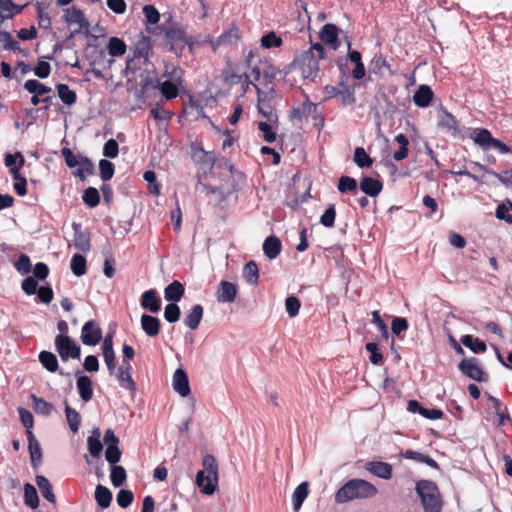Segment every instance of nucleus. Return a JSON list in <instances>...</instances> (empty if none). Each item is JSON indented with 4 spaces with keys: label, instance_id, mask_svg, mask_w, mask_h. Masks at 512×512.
<instances>
[{
    "label": "nucleus",
    "instance_id": "10",
    "mask_svg": "<svg viewBox=\"0 0 512 512\" xmlns=\"http://www.w3.org/2000/svg\"><path fill=\"white\" fill-rule=\"evenodd\" d=\"M438 127L453 136H458L461 133L459 121L443 106L440 107L438 112Z\"/></svg>",
    "mask_w": 512,
    "mask_h": 512
},
{
    "label": "nucleus",
    "instance_id": "25",
    "mask_svg": "<svg viewBox=\"0 0 512 512\" xmlns=\"http://www.w3.org/2000/svg\"><path fill=\"white\" fill-rule=\"evenodd\" d=\"M281 249V241L274 235L268 236L263 243V252L268 259L272 260L277 258Z\"/></svg>",
    "mask_w": 512,
    "mask_h": 512
},
{
    "label": "nucleus",
    "instance_id": "53",
    "mask_svg": "<svg viewBox=\"0 0 512 512\" xmlns=\"http://www.w3.org/2000/svg\"><path fill=\"white\" fill-rule=\"evenodd\" d=\"M99 170H100V177L105 182L110 180L115 172V166L114 164L106 159H101L99 161Z\"/></svg>",
    "mask_w": 512,
    "mask_h": 512
},
{
    "label": "nucleus",
    "instance_id": "13",
    "mask_svg": "<svg viewBox=\"0 0 512 512\" xmlns=\"http://www.w3.org/2000/svg\"><path fill=\"white\" fill-rule=\"evenodd\" d=\"M72 229L74 231V246L81 252H88L91 249L90 232L88 229H82L80 223L73 222Z\"/></svg>",
    "mask_w": 512,
    "mask_h": 512
},
{
    "label": "nucleus",
    "instance_id": "28",
    "mask_svg": "<svg viewBox=\"0 0 512 512\" xmlns=\"http://www.w3.org/2000/svg\"><path fill=\"white\" fill-rule=\"evenodd\" d=\"M256 87V90H257V95H258V105H257V108H258V112L263 115L269 122H277L278 120V115H277V112L276 110L269 104V103H266L262 98H261V91L260 89Z\"/></svg>",
    "mask_w": 512,
    "mask_h": 512
},
{
    "label": "nucleus",
    "instance_id": "63",
    "mask_svg": "<svg viewBox=\"0 0 512 512\" xmlns=\"http://www.w3.org/2000/svg\"><path fill=\"white\" fill-rule=\"evenodd\" d=\"M511 208L507 203H501L497 206L495 216L499 220H504L508 224H512V214L510 213Z\"/></svg>",
    "mask_w": 512,
    "mask_h": 512
},
{
    "label": "nucleus",
    "instance_id": "52",
    "mask_svg": "<svg viewBox=\"0 0 512 512\" xmlns=\"http://www.w3.org/2000/svg\"><path fill=\"white\" fill-rule=\"evenodd\" d=\"M283 40L277 36L275 32L271 31L261 37V45L264 48H278L282 45Z\"/></svg>",
    "mask_w": 512,
    "mask_h": 512
},
{
    "label": "nucleus",
    "instance_id": "35",
    "mask_svg": "<svg viewBox=\"0 0 512 512\" xmlns=\"http://www.w3.org/2000/svg\"><path fill=\"white\" fill-rule=\"evenodd\" d=\"M95 500L99 507L106 509L111 504L112 493L107 487L99 484L95 489Z\"/></svg>",
    "mask_w": 512,
    "mask_h": 512
},
{
    "label": "nucleus",
    "instance_id": "9",
    "mask_svg": "<svg viewBox=\"0 0 512 512\" xmlns=\"http://www.w3.org/2000/svg\"><path fill=\"white\" fill-rule=\"evenodd\" d=\"M65 21L68 25L77 24L79 29H84V34L88 38H96L95 35L89 31V21L85 17L83 11L76 7L65 9Z\"/></svg>",
    "mask_w": 512,
    "mask_h": 512
},
{
    "label": "nucleus",
    "instance_id": "31",
    "mask_svg": "<svg viewBox=\"0 0 512 512\" xmlns=\"http://www.w3.org/2000/svg\"><path fill=\"white\" fill-rule=\"evenodd\" d=\"M309 493V484L308 482H302L300 483L292 496V502H293V510L294 512H298L304 502V500L307 498Z\"/></svg>",
    "mask_w": 512,
    "mask_h": 512
},
{
    "label": "nucleus",
    "instance_id": "29",
    "mask_svg": "<svg viewBox=\"0 0 512 512\" xmlns=\"http://www.w3.org/2000/svg\"><path fill=\"white\" fill-rule=\"evenodd\" d=\"M184 286L179 281H173L164 290V297L167 301L176 303L184 295Z\"/></svg>",
    "mask_w": 512,
    "mask_h": 512
},
{
    "label": "nucleus",
    "instance_id": "27",
    "mask_svg": "<svg viewBox=\"0 0 512 512\" xmlns=\"http://www.w3.org/2000/svg\"><path fill=\"white\" fill-rule=\"evenodd\" d=\"M460 341L462 345L470 349L475 354H481L487 350L486 343L479 338H475L473 335H463Z\"/></svg>",
    "mask_w": 512,
    "mask_h": 512
},
{
    "label": "nucleus",
    "instance_id": "20",
    "mask_svg": "<svg viewBox=\"0 0 512 512\" xmlns=\"http://www.w3.org/2000/svg\"><path fill=\"white\" fill-rule=\"evenodd\" d=\"M383 189V184L380 180L370 176H365L360 180V190L367 196L376 197Z\"/></svg>",
    "mask_w": 512,
    "mask_h": 512
},
{
    "label": "nucleus",
    "instance_id": "47",
    "mask_svg": "<svg viewBox=\"0 0 512 512\" xmlns=\"http://www.w3.org/2000/svg\"><path fill=\"white\" fill-rule=\"evenodd\" d=\"M71 270L74 275L82 276L86 273V259L81 254L73 255L70 263Z\"/></svg>",
    "mask_w": 512,
    "mask_h": 512
},
{
    "label": "nucleus",
    "instance_id": "36",
    "mask_svg": "<svg viewBox=\"0 0 512 512\" xmlns=\"http://www.w3.org/2000/svg\"><path fill=\"white\" fill-rule=\"evenodd\" d=\"M493 139L494 137L492 136L491 132L485 128H478L474 131L473 140L483 149L491 148Z\"/></svg>",
    "mask_w": 512,
    "mask_h": 512
},
{
    "label": "nucleus",
    "instance_id": "24",
    "mask_svg": "<svg viewBox=\"0 0 512 512\" xmlns=\"http://www.w3.org/2000/svg\"><path fill=\"white\" fill-rule=\"evenodd\" d=\"M160 320L152 315L143 314L141 316V328L149 337H155L160 332Z\"/></svg>",
    "mask_w": 512,
    "mask_h": 512
},
{
    "label": "nucleus",
    "instance_id": "14",
    "mask_svg": "<svg viewBox=\"0 0 512 512\" xmlns=\"http://www.w3.org/2000/svg\"><path fill=\"white\" fill-rule=\"evenodd\" d=\"M237 292L236 284L223 280L217 287L216 299L219 303H232L235 301Z\"/></svg>",
    "mask_w": 512,
    "mask_h": 512
},
{
    "label": "nucleus",
    "instance_id": "46",
    "mask_svg": "<svg viewBox=\"0 0 512 512\" xmlns=\"http://www.w3.org/2000/svg\"><path fill=\"white\" fill-rule=\"evenodd\" d=\"M82 200L90 208L98 206L100 203L99 191L94 187H88L84 190Z\"/></svg>",
    "mask_w": 512,
    "mask_h": 512
},
{
    "label": "nucleus",
    "instance_id": "2",
    "mask_svg": "<svg viewBox=\"0 0 512 512\" xmlns=\"http://www.w3.org/2000/svg\"><path fill=\"white\" fill-rule=\"evenodd\" d=\"M415 490L420 498L424 512H442V496L435 482L420 480L416 483Z\"/></svg>",
    "mask_w": 512,
    "mask_h": 512
},
{
    "label": "nucleus",
    "instance_id": "59",
    "mask_svg": "<svg viewBox=\"0 0 512 512\" xmlns=\"http://www.w3.org/2000/svg\"><path fill=\"white\" fill-rule=\"evenodd\" d=\"M143 14L147 25H155L160 20V13L153 5H145Z\"/></svg>",
    "mask_w": 512,
    "mask_h": 512
},
{
    "label": "nucleus",
    "instance_id": "23",
    "mask_svg": "<svg viewBox=\"0 0 512 512\" xmlns=\"http://www.w3.org/2000/svg\"><path fill=\"white\" fill-rule=\"evenodd\" d=\"M141 306L151 313H157L161 309V299L157 296L155 290H147L141 296Z\"/></svg>",
    "mask_w": 512,
    "mask_h": 512
},
{
    "label": "nucleus",
    "instance_id": "60",
    "mask_svg": "<svg viewBox=\"0 0 512 512\" xmlns=\"http://www.w3.org/2000/svg\"><path fill=\"white\" fill-rule=\"evenodd\" d=\"M285 307L289 317L294 318L299 314L301 307L300 300L295 296H289L285 300Z\"/></svg>",
    "mask_w": 512,
    "mask_h": 512
},
{
    "label": "nucleus",
    "instance_id": "32",
    "mask_svg": "<svg viewBox=\"0 0 512 512\" xmlns=\"http://www.w3.org/2000/svg\"><path fill=\"white\" fill-rule=\"evenodd\" d=\"M35 482L42 494V496L50 503L55 504L56 497L52 490V485L49 480L43 475H37Z\"/></svg>",
    "mask_w": 512,
    "mask_h": 512
},
{
    "label": "nucleus",
    "instance_id": "15",
    "mask_svg": "<svg viewBox=\"0 0 512 512\" xmlns=\"http://www.w3.org/2000/svg\"><path fill=\"white\" fill-rule=\"evenodd\" d=\"M339 32L340 29L335 24L327 23L321 28L319 37L321 41L330 45L333 50H337L340 46Z\"/></svg>",
    "mask_w": 512,
    "mask_h": 512
},
{
    "label": "nucleus",
    "instance_id": "51",
    "mask_svg": "<svg viewBox=\"0 0 512 512\" xmlns=\"http://www.w3.org/2000/svg\"><path fill=\"white\" fill-rule=\"evenodd\" d=\"M0 41L3 43V49L9 51L22 52L19 43L7 31H0Z\"/></svg>",
    "mask_w": 512,
    "mask_h": 512
},
{
    "label": "nucleus",
    "instance_id": "49",
    "mask_svg": "<svg viewBox=\"0 0 512 512\" xmlns=\"http://www.w3.org/2000/svg\"><path fill=\"white\" fill-rule=\"evenodd\" d=\"M151 47L149 42L144 38L142 41L138 42L137 45L133 49V57L138 60H142V62H148V55Z\"/></svg>",
    "mask_w": 512,
    "mask_h": 512
},
{
    "label": "nucleus",
    "instance_id": "50",
    "mask_svg": "<svg viewBox=\"0 0 512 512\" xmlns=\"http://www.w3.org/2000/svg\"><path fill=\"white\" fill-rule=\"evenodd\" d=\"M354 161L360 168H368L373 164V160L362 147H357L355 149Z\"/></svg>",
    "mask_w": 512,
    "mask_h": 512
},
{
    "label": "nucleus",
    "instance_id": "7",
    "mask_svg": "<svg viewBox=\"0 0 512 512\" xmlns=\"http://www.w3.org/2000/svg\"><path fill=\"white\" fill-rule=\"evenodd\" d=\"M165 40L170 45V50L177 52L179 44H186L189 46L190 51L193 50V42L186 32L181 27H171L165 30Z\"/></svg>",
    "mask_w": 512,
    "mask_h": 512
},
{
    "label": "nucleus",
    "instance_id": "21",
    "mask_svg": "<svg viewBox=\"0 0 512 512\" xmlns=\"http://www.w3.org/2000/svg\"><path fill=\"white\" fill-rule=\"evenodd\" d=\"M434 93L430 86L420 85L413 95V102L420 108H426L431 104Z\"/></svg>",
    "mask_w": 512,
    "mask_h": 512
},
{
    "label": "nucleus",
    "instance_id": "48",
    "mask_svg": "<svg viewBox=\"0 0 512 512\" xmlns=\"http://www.w3.org/2000/svg\"><path fill=\"white\" fill-rule=\"evenodd\" d=\"M357 181L350 176H341L338 180L337 189L340 193L356 192Z\"/></svg>",
    "mask_w": 512,
    "mask_h": 512
},
{
    "label": "nucleus",
    "instance_id": "6",
    "mask_svg": "<svg viewBox=\"0 0 512 512\" xmlns=\"http://www.w3.org/2000/svg\"><path fill=\"white\" fill-rule=\"evenodd\" d=\"M458 369L464 376L474 381H489V374L480 366V361L476 357L461 360L458 364Z\"/></svg>",
    "mask_w": 512,
    "mask_h": 512
},
{
    "label": "nucleus",
    "instance_id": "8",
    "mask_svg": "<svg viewBox=\"0 0 512 512\" xmlns=\"http://www.w3.org/2000/svg\"><path fill=\"white\" fill-rule=\"evenodd\" d=\"M81 341L87 346H96L102 339V330L98 323L89 320L84 323L81 330Z\"/></svg>",
    "mask_w": 512,
    "mask_h": 512
},
{
    "label": "nucleus",
    "instance_id": "12",
    "mask_svg": "<svg viewBox=\"0 0 512 512\" xmlns=\"http://www.w3.org/2000/svg\"><path fill=\"white\" fill-rule=\"evenodd\" d=\"M115 374L122 388L129 390L131 393L136 391V383L132 378V366L128 361L123 360Z\"/></svg>",
    "mask_w": 512,
    "mask_h": 512
},
{
    "label": "nucleus",
    "instance_id": "57",
    "mask_svg": "<svg viewBox=\"0 0 512 512\" xmlns=\"http://www.w3.org/2000/svg\"><path fill=\"white\" fill-rule=\"evenodd\" d=\"M181 316L180 307L176 303H169L164 310V318L169 323H175Z\"/></svg>",
    "mask_w": 512,
    "mask_h": 512
},
{
    "label": "nucleus",
    "instance_id": "44",
    "mask_svg": "<svg viewBox=\"0 0 512 512\" xmlns=\"http://www.w3.org/2000/svg\"><path fill=\"white\" fill-rule=\"evenodd\" d=\"M65 414H66V419H67L70 430L73 433L78 432L80 422H81L80 414L75 409L71 408L66 402H65Z\"/></svg>",
    "mask_w": 512,
    "mask_h": 512
},
{
    "label": "nucleus",
    "instance_id": "1",
    "mask_svg": "<svg viewBox=\"0 0 512 512\" xmlns=\"http://www.w3.org/2000/svg\"><path fill=\"white\" fill-rule=\"evenodd\" d=\"M378 490L374 484L364 479L354 478L348 480L335 493V502L347 503L353 500L373 498Z\"/></svg>",
    "mask_w": 512,
    "mask_h": 512
},
{
    "label": "nucleus",
    "instance_id": "41",
    "mask_svg": "<svg viewBox=\"0 0 512 512\" xmlns=\"http://www.w3.org/2000/svg\"><path fill=\"white\" fill-rule=\"evenodd\" d=\"M56 88L58 96L64 104L68 106L75 104L77 100L76 93L67 84H58Z\"/></svg>",
    "mask_w": 512,
    "mask_h": 512
},
{
    "label": "nucleus",
    "instance_id": "64",
    "mask_svg": "<svg viewBox=\"0 0 512 512\" xmlns=\"http://www.w3.org/2000/svg\"><path fill=\"white\" fill-rule=\"evenodd\" d=\"M119 153V145L115 139H109L103 147V155L107 158H116Z\"/></svg>",
    "mask_w": 512,
    "mask_h": 512
},
{
    "label": "nucleus",
    "instance_id": "43",
    "mask_svg": "<svg viewBox=\"0 0 512 512\" xmlns=\"http://www.w3.org/2000/svg\"><path fill=\"white\" fill-rule=\"evenodd\" d=\"M24 88L32 94L43 96L52 91L51 87H48L35 79H29L24 83Z\"/></svg>",
    "mask_w": 512,
    "mask_h": 512
},
{
    "label": "nucleus",
    "instance_id": "40",
    "mask_svg": "<svg viewBox=\"0 0 512 512\" xmlns=\"http://www.w3.org/2000/svg\"><path fill=\"white\" fill-rule=\"evenodd\" d=\"M337 94V97H340L344 105H350L356 101L353 87L348 86L343 80L339 82Z\"/></svg>",
    "mask_w": 512,
    "mask_h": 512
},
{
    "label": "nucleus",
    "instance_id": "56",
    "mask_svg": "<svg viewBox=\"0 0 512 512\" xmlns=\"http://www.w3.org/2000/svg\"><path fill=\"white\" fill-rule=\"evenodd\" d=\"M336 218V209L334 204H330L320 217V223L327 228L334 227Z\"/></svg>",
    "mask_w": 512,
    "mask_h": 512
},
{
    "label": "nucleus",
    "instance_id": "42",
    "mask_svg": "<svg viewBox=\"0 0 512 512\" xmlns=\"http://www.w3.org/2000/svg\"><path fill=\"white\" fill-rule=\"evenodd\" d=\"M110 471V479L112 485L114 487H121L127 479V474L124 467L120 465H113L110 466Z\"/></svg>",
    "mask_w": 512,
    "mask_h": 512
},
{
    "label": "nucleus",
    "instance_id": "4",
    "mask_svg": "<svg viewBox=\"0 0 512 512\" xmlns=\"http://www.w3.org/2000/svg\"><path fill=\"white\" fill-rule=\"evenodd\" d=\"M319 61L313 50H306L294 58L292 65L300 70L305 79L315 82L320 70Z\"/></svg>",
    "mask_w": 512,
    "mask_h": 512
},
{
    "label": "nucleus",
    "instance_id": "54",
    "mask_svg": "<svg viewBox=\"0 0 512 512\" xmlns=\"http://www.w3.org/2000/svg\"><path fill=\"white\" fill-rule=\"evenodd\" d=\"M218 37L220 38V41H222L224 45H231L240 39L241 33L236 26H232L229 30L224 31Z\"/></svg>",
    "mask_w": 512,
    "mask_h": 512
},
{
    "label": "nucleus",
    "instance_id": "18",
    "mask_svg": "<svg viewBox=\"0 0 512 512\" xmlns=\"http://www.w3.org/2000/svg\"><path fill=\"white\" fill-rule=\"evenodd\" d=\"M365 468L371 474L384 480L391 479L393 475L392 465L387 462L371 461L366 464Z\"/></svg>",
    "mask_w": 512,
    "mask_h": 512
},
{
    "label": "nucleus",
    "instance_id": "33",
    "mask_svg": "<svg viewBox=\"0 0 512 512\" xmlns=\"http://www.w3.org/2000/svg\"><path fill=\"white\" fill-rule=\"evenodd\" d=\"M158 83L159 81L157 79L155 71L145 69L144 73L141 74L140 92L144 94L151 88H157Z\"/></svg>",
    "mask_w": 512,
    "mask_h": 512
},
{
    "label": "nucleus",
    "instance_id": "38",
    "mask_svg": "<svg viewBox=\"0 0 512 512\" xmlns=\"http://www.w3.org/2000/svg\"><path fill=\"white\" fill-rule=\"evenodd\" d=\"M245 281L250 285H255L259 279V269L254 261H249L245 264L242 273Z\"/></svg>",
    "mask_w": 512,
    "mask_h": 512
},
{
    "label": "nucleus",
    "instance_id": "34",
    "mask_svg": "<svg viewBox=\"0 0 512 512\" xmlns=\"http://www.w3.org/2000/svg\"><path fill=\"white\" fill-rule=\"evenodd\" d=\"M179 85L176 81L166 80L162 83L159 82L157 89H159L165 99L171 100L178 96Z\"/></svg>",
    "mask_w": 512,
    "mask_h": 512
},
{
    "label": "nucleus",
    "instance_id": "17",
    "mask_svg": "<svg viewBox=\"0 0 512 512\" xmlns=\"http://www.w3.org/2000/svg\"><path fill=\"white\" fill-rule=\"evenodd\" d=\"M75 376L77 377L76 386L79 396L83 402L87 403L93 397L92 380L86 375H81L80 371H77L75 373Z\"/></svg>",
    "mask_w": 512,
    "mask_h": 512
},
{
    "label": "nucleus",
    "instance_id": "30",
    "mask_svg": "<svg viewBox=\"0 0 512 512\" xmlns=\"http://www.w3.org/2000/svg\"><path fill=\"white\" fill-rule=\"evenodd\" d=\"M203 312L202 305H194L189 314L184 318V324L191 330L197 329L202 320Z\"/></svg>",
    "mask_w": 512,
    "mask_h": 512
},
{
    "label": "nucleus",
    "instance_id": "37",
    "mask_svg": "<svg viewBox=\"0 0 512 512\" xmlns=\"http://www.w3.org/2000/svg\"><path fill=\"white\" fill-rule=\"evenodd\" d=\"M108 54L112 57L123 56L126 53L127 45L118 37H111L107 44Z\"/></svg>",
    "mask_w": 512,
    "mask_h": 512
},
{
    "label": "nucleus",
    "instance_id": "5",
    "mask_svg": "<svg viewBox=\"0 0 512 512\" xmlns=\"http://www.w3.org/2000/svg\"><path fill=\"white\" fill-rule=\"evenodd\" d=\"M55 349L63 362L69 359H80V346L68 335H57L55 337Z\"/></svg>",
    "mask_w": 512,
    "mask_h": 512
},
{
    "label": "nucleus",
    "instance_id": "45",
    "mask_svg": "<svg viewBox=\"0 0 512 512\" xmlns=\"http://www.w3.org/2000/svg\"><path fill=\"white\" fill-rule=\"evenodd\" d=\"M31 398L34 404V410L37 414L49 416L52 413L54 407L50 402L35 395H32Z\"/></svg>",
    "mask_w": 512,
    "mask_h": 512
},
{
    "label": "nucleus",
    "instance_id": "11",
    "mask_svg": "<svg viewBox=\"0 0 512 512\" xmlns=\"http://www.w3.org/2000/svg\"><path fill=\"white\" fill-rule=\"evenodd\" d=\"M191 158L204 172L211 171L215 164L214 155L199 146H192Z\"/></svg>",
    "mask_w": 512,
    "mask_h": 512
},
{
    "label": "nucleus",
    "instance_id": "16",
    "mask_svg": "<svg viewBox=\"0 0 512 512\" xmlns=\"http://www.w3.org/2000/svg\"><path fill=\"white\" fill-rule=\"evenodd\" d=\"M172 386L181 397L190 395L191 390L189 386L188 375L185 370L178 368L173 374Z\"/></svg>",
    "mask_w": 512,
    "mask_h": 512
},
{
    "label": "nucleus",
    "instance_id": "26",
    "mask_svg": "<svg viewBox=\"0 0 512 512\" xmlns=\"http://www.w3.org/2000/svg\"><path fill=\"white\" fill-rule=\"evenodd\" d=\"M100 438L101 431L98 427L94 428L91 435L87 438V448L92 457H99L103 450V444Z\"/></svg>",
    "mask_w": 512,
    "mask_h": 512
},
{
    "label": "nucleus",
    "instance_id": "61",
    "mask_svg": "<svg viewBox=\"0 0 512 512\" xmlns=\"http://www.w3.org/2000/svg\"><path fill=\"white\" fill-rule=\"evenodd\" d=\"M122 456V452L118 446L106 447L105 450V459L110 464V466L117 465Z\"/></svg>",
    "mask_w": 512,
    "mask_h": 512
},
{
    "label": "nucleus",
    "instance_id": "39",
    "mask_svg": "<svg viewBox=\"0 0 512 512\" xmlns=\"http://www.w3.org/2000/svg\"><path fill=\"white\" fill-rule=\"evenodd\" d=\"M24 503L31 509H36L39 506L37 490L30 483L24 485Z\"/></svg>",
    "mask_w": 512,
    "mask_h": 512
},
{
    "label": "nucleus",
    "instance_id": "58",
    "mask_svg": "<svg viewBox=\"0 0 512 512\" xmlns=\"http://www.w3.org/2000/svg\"><path fill=\"white\" fill-rule=\"evenodd\" d=\"M15 269L22 275L28 274L32 270L31 260L28 255L21 254L14 263Z\"/></svg>",
    "mask_w": 512,
    "mask_h": 512
},
{
    "label": "nucleus",
    "instance_id": "19",
    "mask_svg": "<svg viewBox=\"0 0 512 512\" xmlns=\"http://www.w3.org/2000/svg\"><path fill=\"white\" fill-rule=\"evenodd\" d=\"M39 362L41 365L49 372L55 373L58 372L60 375L69 376L68 373H65L62 369H59V363L56 355L50 351L43 350L38 355Z\"/></svg>",
    "mask_w": 512,
    "mask_h": 512
},
{
    "label": "nucleus",
    "instance_id": "3",
    "mask_svg": "<svg viewBox=\"0 0 512 512\" xmlns=\"http://www.w3.org/2000/svg\"><path fill=\"white\" fill-rule=\"evenodd\" d=\"M202 465L205 471L197 472L196 484L204 494L211 495L215 492L218 484V463L213 455L206 454L203 457Z\"/></svg>",
    "mask_w": 512,
    "mask_h": 512
},
{
    "label": "nucleus",
    "instance_id": "55",
    "mask_svg": "<svg viewBox=\"0 0 512 512\" xmlns=\"http://www.w3.org/2000/svg\"><path fill=\"white\" fill-rule=\"evenodd\" d=\"M218 37L220 38V41H222L224 45H231L240 39L241 33L236 26H232L229 30L224 31Z\"/></svg>",
    "mask_w": 512,
    "mask_h": 512
},
{
    "label": "nucleus",
    "instance_id": "62",
    "mask_svg": "<svg viewBox=\"0 0 512 512\" xmlns=\"http://www.w3.org/2000/svg\"><path fill=\"white\" fill-rule=\"evenodd\" d=\"M134 500V494L130 490L121 489L116 497L117 504L121 508L129 507Z\"/></svg>",
    "mask_w": 512,
    "mask_h": 512
},
{
    "label": "nucleus",
    "instance_id": "22",
    "mask_svg": "<svg viewBox=\"0 0 512 512\" xmlns=\"http://www.w3.org/2000/svg\"><path fill=\"white\" fill-rule=\"evenodd\" d=\"M28 449L31 458V465L34 469H36L42 461V450L39 442L37 441L35 435L32 431H28Z\"/></svg>",
    "mask_w": 512,
    "mask_h": 512
}]
</instances>
